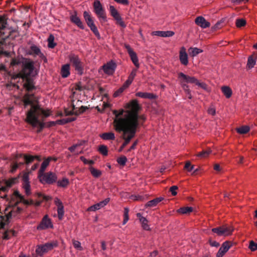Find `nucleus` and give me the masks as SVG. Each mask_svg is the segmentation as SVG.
Returning <instances> with one entry per match:
<instances>
[{"label": "nucleus", "mask_w": 257, "mask_h": 257, "mask_svg": "<svg viewBox=\"0 0 257 257\" xmlns=\"http://www.w3.org/2000/svg\"><path fill=\"white\" fill-rule=\"evenodd\" d=\"M141 108L138 101L134 99L125 103L123 108L113 111L114 128L117 132H122V139L124 141L119 152L129 143L135 137L137 128L146 120L144 114H139Z\"/></svg>", "instance_id": "f257e3e1"}, {"label": "nucleus", "mask_w": 257, "mask_h": 257, "mask_svg": "<svg viewBox=\"0 0 257 257\" xmlns=\"http://www.w3.org/2000/svg\"><path fill=\"white\" fill-rule=\"evenodd\" d=\"M10 66L14 70H17L22 68V71L14 79L25 81L24 87L28 91L32 90L34 88V84L31 77L37 74V72L34 69V63L23 57H17L12 59Z\"/></svg>", "instance_id": "f03ea898"}, {"label": "nucleus", "mask_w": 257, "mask_h": 257, "mask_svg": "<svg viewBox=\"0 0 257 257\" xmlns=\"http://www.w3.org/2000/svg\"><path fill=\"white\" fill-rule=\"evenodd\" d=\"M23 101L25 106L31 105V109L27 114L26 121L34 127L41 126L43 119L51 114L49 110L40 107L37 98L33 94H26Z\"/></svg>", "instance_id": "7ed1b4c3"}, {"label": "nucleus", "mask_w": 257, "mask_h": 257, "mask_svg": "<svg viewBox=\"0 0 257 257\" xmlns=\"http://www.w3.org/2000/svg\"><path fill=\"white\" fill-rule=\"evenodd\" d=\"M178 79L180 81V84L182 88L186 93V94L188 95V98L189 99H191L192 97L190 93L191 91L189 88L188 85H187L186 83H195L196 85L201 88L203 90H206L207 91H210V89H209L206 83L202 82H200L195 77L189 76L187 75H185L182 72H180L178 74Z\"/></svg>", "instance_id": "20e7f679"}, {"label": "nucleus", "mask_w": 257, "mask_h": 257, "mask_svg": "<svg viewBox=\"0 0 257 257\" xmlns=\"http://www.w3.org/2000/svg\"><path fill=\"white\" fill-rule=\"evenodd\" d=\"M7 20L5 17L0 16V54L2 53V45L3 41L10 35V31L7 28Z\"/></svg>", "instance_id": "39448f33"}, {"label": "nucleus", "mask_w": 257, "mask_h": 257, "mask_svg": "<svg viewBox=\"0 0 257 257\" xmlns=\"http://www.w3.org/2000/svg\"><path fill=\"white\" fill-rule=\"evenodd\" d=\"M81 103V101L77 100L76 104H75L73 101L71 105L65 109L66 115L75 114L77 115L83 112L85 110L86 108L82 105H80V103Z\"/></svg>", "instance_id": "423d86ee"}, {"label": "nucleus", "mask_w": 257, "mask_h": 257, "mask_svg": "<svg viewBox=\"0 0 257 257\" xmlns=\"http://www.w3.org/2000/svg\"><path fill=\"white\" fill-rule=\"evenodd\" d=\"M94 11L101 23L107 21V18L104 9L98 0H95L93 3Z\"/></svg>", "instance_id": "0eeeda50"}, {"label": "nucleus", "mask_w": 257, "mask_h": 257, "mask_svg": "<svg viewBox=\"0 0 257 257\" xmlns=\"http://www.w3.org/2000/svg\"><path fill=\"white\" fill-rule=\"evenodd\" d=\"M234 230V227L230 225H224L212 229V232L217 234L218 236H229L232 234Z\"/></svg>", "instance_id": "6e6552de"}, {"label": "nucleus", "mask_w": 257, "mask_h": 257, "mask_svg": "<svg viewBox=\"0 0 257 257\" xmlns=\"http://www.w3.org/2000/svg\"><path fill=\"white\" fill-rule=\"evenodd\" d=\"M38 177L41 183L49 184L55 182L57 179L56 175L52 172L39 173Z\"/></svg>", "instance_id": "1a4fd4ad"}, {"label": "nucleus", "mask_w": 257, "mask_h": 257, "mask_svg": "<svg viewBox=\"0 0 257 257\" xmlns=\"http://www.w3.org/2000/svg\"><path fill=\"white\" fill-rule=\"evenodd\" d=\"M83 17L87 23V25L90 28V30L93 32L94 35L98 38H100V36L99 33L97 30V27L95 26L93 20L89 13L85 11L83 13Z\"/></svg>", "instance_id": "9d476101"}, {"label": "nucleus", "mask_w": 257, "mask_h": 257, "mask_svg": "<svg viewBox=\"0 0 257 257\" xmlns=\"http://www.w3.org/2000/svg\"><path fill=\"white\" fill-rule=\"evenodd\" d=\"M54 227L52 219L46 214L42 218L41 221L37 226L38 230H43L48 229H52Z\"/></svg>", "instance_id": "9b49d317"}, {"label": "nucleus", "mask_w": 257, "mask_h": 257, "mask_svg": "<svg viewBox=\"0 0 257 257\" xmlns=\"http://www.w3.org/2000/svg\"><path fill=\"white\" fill-rule=\"evenodd\" d=\"M56 246H57V243L55 242H49L42 245H39L36 249V252L38 255L42 256L44 253L51 250Z\"/></svg>", "instance_id": "f8f14e48"}, {"label": "nucleus", "mask_w": 257, "mask_h": 257, "mask_svg": "<svg viewBox=\"0 0 257 257\" xmlns=\"http://www.w3.org/2000/svg\"><path fill=\"white\" fill-rule=\"evenodd\" d=\"M69 59L75 70L81 73L83 70L82 64L79 57L74 54H71L69 56Z\"/></svg>", "instance_id": "ddd939ff"}, {"label": "nucleus", "mask_w": 257, "mask_h": 257, "mask_svg": "<svg viewBox=\"0 0 257 257\" xmlns=\"http://www.w3.org/2000/svg\"><path fill=\"white\" fill-rule=\"evenodd\" d=\"M54 202L57 208L58 217L59 220H61L63 218L65 213L63 202L58 197L55 198Z\"/></svg>", "instance_id": "4468645a"}, {"label": "nucleus", "mask_w": 257, "mask_h": 257, "mask_svg": "<svg viewBox=\"0 0 257 257\" xmlns=\"http://www.w3.org/2000/svg\"><path fill=\"white\" fill-rule=\"evenodd\" d=\"M116 67V63L113 61H110L102 66V70L106 74L111 75L114 73Z\"/></svg>", "instance_id": "2eb2a0df"}, {"label": "nucleus", "mask_w": 257, "mask_h": 257, "mask_svg": "<svg viewBox=\"0 0 257 257\" xmlns=\"http://www.w3.org/2000/svg\"><path fill=\"white\" fill-rule=\"evenodd\" d=\"M125 48L127 50V53L132 62L137 68H139L140 67V63L139 62V59L136 53L128 45H125Z\"/></svg>", "instance_id": "dca6fc26"}, {"label": "nucleus", "mask_w": 257, "mask_h": 257, "mask_svg": "<svg viewBox=\"0 0 257 257\" xmlns=\"http://www.w3.org/2000/svg\"><path fill=\"white\" fill-rule=\"evenodd\" d=\"M232 245V243L230 241L224 242L221 246L220 247L218 251L216 254V257H222L225 253L229 249Z\"/></svg>", "instance_id": "f3484780"}, {"label": "nucleus", "mask_w": 257, "mask_h": 257, "mask_svg": "<svg viewBox=\"0 0 257 257\" xmlns=\"http://www.w3.org/2000/svg\"><path fill=\"white\" fill-rule=\"evenodd\" d=\"M110 199L109 198H107L105 199L104 200L99 202V203H96L93 205L91 206L88 207L87 209L88 211H95L96 210H98L101 208H103L105 205H106L109 202Z\"/></svg>", "instance_id": "a211bd4d"}, {"label": "nucleus", "mask_w": 257, "mask_h": 257, "mask_svg": "<svg viewBox=\"0 0 257 257\" xmlns=\"http://www.w3.org/2000/svg\"><path fill=\"white\" fill-rule=\"evenodd\" d=\"M179 60L180 63L185 66L188 64V55L184 47H181L179 51Z\"/></svg>", "instance_id": "6ab92c4d"}, {"label": "nucleus", "mask_w": 257, "mask_h": 257, "mask_svg": "<svg viewBox=\"0 0 257 257\" xmlns=\"http://www.w3.org/2000/svg\"><path fill=\"white\" fill-rule=\"evenodd\" d=\"M195 23L202 28H206L210 27V23L201 16L198 17L195 19Z\"/></svg>", "instance_id": "aec40b11"}, {"label": "nucleus", "mask_w": 257, "mask_h": 257, "mask_svg": "<svg viewBox=\"0 0 257 257\" xmlns=\"http://www.w3.org/2000/svg\"><path fill=\"white\" fill-rule=\"evenodd\" d=\"M23 186L25 190V193L27 195H29L31 194V188L30 182H29L28 175L26 174L23 176Z\"/></svg>", "instance_id": "412c9836"}, {"label": "nucleus", "mask_w": 257, "mask_h": 257, "mask_svg": "<svg viewBox=\"0 0 257 257\" xmlns=\"http://www.w3.org/2000/svg\"><path fill=\"white\" fill-rule=\"evenodd\" d=\"M137 216L139 219L142 228L146 230H150L151 228L150 227V225L148 223V220L145 217L142 216V215L140 213H137Z\"/></svg>", "instance_id": "4be33fe9"}, {"label": "nucleus", "mask_w": 257, "mask_h": 257, "mask_svg": "<svg viewBox=\"0 0 257 257\" xmlns=\"http://www.w3.org/2000/svg\"><path fill=\"white\" fill-rule=\"evenodd\" d=\"M257 60V56L255 55H251L247 59L246 69L250 70L254 67Z\"/></svg>", "instance_id": "5701e85b"}, {"label": "nucleus", "mask_w": 257, "mask_h": 257, "mask_svg": "<svg viewBox=\"0 0 257 257\" xmlns=\"http://www.w3.org/2000/svg\"><path fill=\"white\" fill-rule=\"evenodd\" d=\"M70 65L68 64H66L63 65L61 69V75L63 78H67L68 77L70 74Z\"/></svg>", "instance_id": "b1692460"}, {"label": "nucleus", "mask_w": 257, "mask_h": 257, "mask_svg": "<svg viewBox=\"0 0 257 257\" xmlns=\"http://www.w3.org/2000/svg\"><path fill=\"white\" fill-rule=\"evenodd\" d=\"M70 20L72 23L77 25L81 29H84V27L80 18L76 15H72L70 17Z\"/></svg>", "instance_id": "393cba45"}, {"label": "nucleus", "mask_w": 257, "mask_h": 257, "mask_svg": "<svg viewBox=\"0 0 257 257\" xmlns=\"http://www.w3.org/2000/svg\"><path fill=\"white\" fill-rule=\"evenodd\" d=\"M57 159L55 158L52 157H48L47 159H45L42 163L41 168L39 170V173H43L46 169V168L47 167V166L49 165V163L51 161L53 160L54 161H56Z\"/></svg>", "instance_id": "a878e982"}, {"label": "nucleus", "mask_w": 257, "mask_h": 257, "mask_svg": "<svg viewBox=\"0 0 257 257\" xmlns=\"http://www.w3.org/2000/svg\"><path fill=\"white\" fill-rule=\"evenodd\" d=\"M89 170L91 175L95 178L100 177L102 175V171L101 170L95 168L92 166H90L89 167Z\"/></svg>", "instance_id": "bb28decb"}, {"label": "nucleus", "mask_w": 257, "mask_h": 257, "mask_svg": "<svg viewBox=\"0 0 257 257\" xmlns=\"http://www.w3.org/2000/svg\"><path fill=\"white\" fill-rule=\"evenodd\" d=\"M20 156L23 157V160L27 164L31 163L35 159L39 160V157L37 156L24 155L22 156V155H21Z\"/></svg>", "instance_id": "cd10ccee"}, {"label": "nucleus", "mask_w": 257, "mask_h": 257, "mask_svg": "<svg viewBox=\"0 0 257 257\" xmlns=\"http://www.w3.org/2000/svg\"><path fill=\"white\" fill-rule=\"evenodd\" d=\"M136 95L138 97H140L144 98L154 99L155 98L156 96L151 93L138 92L136 94Z\"/></svg>", "instance_id": "c85d7f7f"}, {"label": "nucleus", "mask_w": 257, "mask_h": 257, "mask_svg": "<svg viewBox=\"0 0 257 257\" xmlns=\"http://www.w3.org/2000/svg\"><path fill=\"white\" fill-rule=\"evenodd\" d=\"M221 89L222 93L227 98H229L231 96L232 94V91L231 89L229 86H223L221 87Z\"/></svg>", "instance_id": "c756f323"}, {"label": "nucleus", "mask_w": 257, "mask_h": 257, "mask_svg": "<svg viewBox=\"0 0 257 257\" xmlns=\"http://www.w3.org/2000/svg\"><path fill=\"white\" fill-rule=\"evenodd\" d=\"M99 136L104 140H113L115 139L114 134L112 132L103 133Z\"/></svg>", "instance_id": "7c9ffc66"}, {"label": "nucleus", "mask_w": 257, "mask_h": 257, "mask_svg": "<svg viewBox=\"0 0 257 257\" xmlns=\"http://www.w3.org/2000/svg\"><path fill=\"white\" fill-rule=\"evenodd\" d=\"M29 53L31 55L37 56H41L42 55L39 48L34 45L31 46Z\"/></svg>", "instance_id": "2f4dec72"}, {"label": "nucleus", "mask_w": 257, "mask_h": 257, "mask_svg": "<svg viewBox=\"0 0 257 257\" xmlns=\"http://www.w3.org/2000/svg\"><path fill=\"white\" fill-rule=\"evenodd\" d=\"M188 51L189 55L191 57H194L197 56L198 54L202 53L203 52V50L201 49L196 47H190Z\"/></svg>", "instance_id": "473e14b6"}, {"label": "nucleus", "mask_w": 257, "mask_h": 257, "mask_svg": "<svg viewBox=\"0 0 257 257\" xmlns=\"http://www.w3.org/2000/svg\"><path fill=\"white\" fill-rule=\"evenodd\" d=\"M81 144H76L69 148V150L72 153H74L75 155H78L82 153V149L80 148Z\"/></svg>", "instance_id": "72a5a7b5"}, {"label": "nucleus", "mask_w": 257, "mask_h": 257, "mask_svg": "<svg viewBox=\"0 0 257 257\" xmlns=\"http://www.w3.org/2000/svg\"><path fill=\"white\" fill-rule=\"evenodd\" d=\"M163 199L162 197L157 198L148 202L146 205L150 207L156 206Z\"/></svg>", "instance_id": "f704fd0d"}, {"label": "nucleus", "mask_w": 257, "mask_h": 257, "mask_svg": "<svg viewBox=\"0 0 257 257\" xmlns=\"http://www.w3.org/2000/svg\"><path fill=\"white\" fill-rule=\"evenodd\" d=\"M9 216H3L0 214V229L4 228L6 224L8 223Z\"/></svg>", "instance_id": "c9c22d12"}, {"label": "nucleus", "mask_w": 257, "mask_h": 257, "mask_svg": "<svg viewBox=\"0 0 257 257\" xmlns=\"http://www.w3.org/2000/svg\"><path fill=\"white\" fill-rule=\"evenodd\" d=\"M212 151L210 149H208L206 150H203L201 152L199 153L197 156L200 158H205L209 156V155L211 153Z\"/></svg>", "instance_id": "e433bc0d"}, {"label": "nucleus", "mask_w": 257, "mask_h": 257, "mask_svg": "<svg viewBox=\"0 0 257 257\" xmlns=\"http://www.w3.org/2000/svg\"><path fill=\"white\" fill-rule=\"evenodd\" d=\"M250 130V128L247 125H243L236 129V131L240 134H245L247 133Z\"/></svg>", "instance_id": "4c0bfd02"}, {"label": "nucleus", "mask_w": 257, "mask_h": 257, "mask_svg": "<svg viewBox=\"0 0 257 257\" xmlns=\"http://www.w3.org/2000/svg\"><path fill=\"white\" fill-rule=\"evenodd\" d=\"M75 117H68L66 118H63L60 120H58L56 121V123L60 124H65L66 123H68L69 122L72 121L75 119Z\"/></svg>", "instance_id": "58836bf2"}, {"label": "nucleus", "mask_w": 257, "mask_h": 257, "mask_svg": "<svg viewBox=\"0 0 257 257\" xmlns=\"http://www.w3.org/2000/svg\"><path fill=\"white\" fill-rule=\"evenodd\" d=\"M193 211V208L191 207H182L178 209V212L181 214H187Z\"/></svg>", "instance_id": "ea45409f"}, {"label": "nucleus", "mask_w": 257, "mask_h": 257, "mask_svg": "<svg viewBox=\"0 0 257 257\" xmlns=\"http://www.w3.org/2000/svg\"><path fill=\"white\" fill-rule=\"evenodd\" d=\"M69 184V180L66 178H63L61 180H59L57 182V185L59 187H65Z\"/></svg>", "instance_id": "a19ab883"}, {"label": "nucleus", "mask_w": 257, "mask_h": 257, "mask_svg": "<svg viewBox=\"0 0 257 257\" xmlns=\"http://www.w3.org/2000/svg\"><path fill=\"white\" fill-rule=\"evenodd\" d=\"M54 37L52 35H50L48 39V47L50 48H53L56 46V44L54 43Z\"/></svg>", "instance_id": "79ce46f5"}, {"label": "nucleus", "mask_w": 257, "mask_h": 257, "mask_svg": "<svg viewBox=\"0 0 257 257\" xmlns=\"http://www.w3.org/2000/svg\"><path fill=\"white\" fill-rule=\"evenodd\" d=\"M128 212H129L128 208H126V207L124 208V213H123V220L122 222V224L123 225L126 224L129 219Z\"/></svg>", "instance_id": "37998d69"}, {"label": "nucleus", "mask_w": 257, "mask_h": 257, "mask_svg": "<svg viewBox=\"0 0 257 257\" xmlns=\"http://www.w3.org/2000/svg\"><path fill=\"white\" fill-rule=\"evenodd\" d=\"M98 151L100 152V153H101L103 155H104V156L107 155L108 149L106 146L100 145L98 148Z\"/></svg>", "instance_id": "c03bdc74"}, {"label": "nucleus", "mask_w": 257, "mask_h": 257, "mask_svg": "<svg viewBox=\"0 0 257 257\" xmlns=\"http://www.w3.org/2000/svg\"><path fill=\"white\" fill-rule=\"evenodd\" d=\"M235 24L237 28H240L245 25L246 21L243 19H238L236 20Z\"/></svg>", "instance_id": "a18cd8bd"}, {"label": "nucleus", "mask_w": 257, "mask_h": 257, "mask_svg": "<svg viewBox=\"0 0 257 257\" xmlns=\"http://www.w3.org/2000/svg\"><path fill=\"white\" fill-rule=\"evenodd\" d=\"M24 164V162H18L16 161L13 163L12 166L11 171L12 172H15L21 165Z\"/></svg>", "instance_id": "49530a36"}, {"label": "nucleus", "mask_w": 257, "mask_h": 257, "mask_svg": "<svg viewBox=\"0 0 257 257\" xmlns=\"http://www.w3.org/2000/svg\"><path fill=\"white\" fill-rule=\"evenodd\" d=\"M109 11L110 15L112 17L116 16V15L119 14L116 9L113 6H109Z\"/></svg>", "instance_id": "de8ad7c7"}, {"label": "nucleus", "mask_w": 257, "mask_h": 257, "mask_svg": "<svg viewBox=\"0 0 257 257\" xmlns=\"http://www.w3.org/2000/svg\"><path fill=\"white\" fill-rule=\"evenodd\" d=\"M72 243H73L74 247L76 249H77L79 250H82L83 249V248L81 245V243L79 241L76 240H73Z\"/></svg>", "instance_id": "09e8293b"}, {"label": "nucleus", "mask_w": 257, "mask_h": 257, "mask_svg": "<svg viewBox=\"0 0 257 257\" xmlns=\"http://www.w3.org/2000/svg\"><path fill=\"white\" fill-rule=\"evenodd\" d=\"M127 161V159L125 156H121L117 159V162L120 165L124 166Z\"/></svg>", "instance_id": "8fccbe9b"}, {"label": "nucleus", "mask_w": 257, "mask_h": 257, "mask_svg": "<svg viewBox=\"0 0 257 257\" xmlns=\"http://www.w3.org/2000/svg\"><path fill=\"white\" fill-rule=\"evenodd\" d=\"M138 69V68H137V67H136V68L133 69L128 77V78L130 79V80H132L133 81L134 78L136 76Z\"/></svg>", "instance_id": "3c124183"}, {"label": "nucleus", "mask_w": 257, "mask_h": 257, "mask_svg": "<svg viewBox=\"0 0 257 257\" xmlns=\"http://www.w3.org/2000/svg\"><path fill=\"white\" fill-rule=\"evenodd\" d=\"M184 168L186 169L188 172H191L194 170V166L193 165H191L190 162H187L185 164Z\"/></svg>", "instance_id": "603ef678"}, {"label": "nucleus", "mask_w": 257, "mask_h": 257, "mask_svg": "<svg viewBox=\"0 0 257 257\" xmlns=\"http://www.w3.org/2000/svg\"><path fill=\"white\" fill-rule=\"evenodd\" d=\"M151 35L153 36H157L164 37V31H156L152 32Z\"/></svg>", "instance_id": "864d4df0"}, {"label": "nucleus", "mask_w": 257, "mask_h": 257, "mask_svg": "<svg viewBox=\"0 0 257 257\" xmlns=\"http://www.w3.org/2000/svg\"><path fill=\"white\" fill-rule=\"evenodd\" d=\"M249 248L251 251H255L257 249V243L253 241H251L249 243Z\"/></svg>", "instance_id": "5fc2aeb1"}, {"label": "nucleus", "mask_w": 257, "mask_h": 257, "mask_svg": "<svg viewBox=\"0 0 257 257\" xmlns=\"http://www.w3.org/2000/svg\"><path fill=\"white\" fill-rule=\"evenodd\" d=\"M125 89L123 88L122 86L120 87L117 90H116L113 94V96L114 97L118 96L120 94H121Z\"/></svg>", "instance_id": "6e6d98bb"}, {"label": "nucleus", "mask_w": 257, "mask_h": 257, "mask_svg": "<svg viewBox=\"0 0 257 257\" xmlns=\"http://www.w3.org/2000/svg\"><path fill=\"white\" fill-rule=\"evenodd\" d=\"M38 197H42L43 200L49 201L51 199V197L50 196L45 195L41 193H38Z\"/></svg>", "instance_id": "4d7b16f0"}, {"label": "nucleus", "mask_w": 257, "mask_h": 257, "mask_svg": "<svg viewBox=\"0 0 257 257\" xmlns=\"http://www.w3.org/2000/svg\"><path fill=\"white\" fill-rule=\"evenodd\" d=\"M207 112L208 114L214 115L216 113V110L215 107L213 106L209 107L207 110Z\"/></svg>", "instance_id": "13d9d810"}, {"label": "nucleus", "mask_w": 257, "mask_h": 257, "mask_svg": "<svg viewBox=\"0 0 257 257\" xmlns=\"http://www.w3.org/2000/svg\"><path fill=\"white\" fill-rule=\"evenodd\" d=\"M132 82H133L132 80L127 78V79L125 81V82L122 85V86L125 89H126L127 88H128L129 87V86L132 84Z\"/></svg>", "instance_id": "bf43d9fd"}, {"label": "nucleus", "mask_w": 257, "mask_h": 257, "mask_svg": "<svg viewBox=\"0 0 257 257\" xmlns=\"http://www.w3.org/2000/svg\"><path fill=\"white\" fill-rule=\"evenodd\" d=\"M178 187L176 186H172L170 189V192H171L172 195L175 196L177 194L176 190H177Z\"/></svg>", "instance_id": "052dcab7"}, {"label": "nucleus", "mask_w": 257, "mask_h": 257, "mask_svg": "<svg viewBox=\"0 0 257 257\" xmlns=\"http://www.w3.org/2000/svg\"><path fill=\"white\" fill-rule=\"evenodd\" d=\"M174 34V32L171 31H164V37H172Z\"/></svg>", "instance_id": "680f3d73"}, {"label": "nucleus", "mask_w": 257, "mask_h": 257, "mask_svg": "<svg viewBox=\"0 0 257 257\" xmlns=\"http://www.w3.org/2000/svg\"><path fill=\"white\" fill-rule=\"evenodd\" d=\"M248 1V0H231V2L235 4H240L241 3H245Z\"/></svg>", "instance_id": "e2e57ef3"}, {"label": "nucleus", "mask_w": 257, "mask_h": 257, "mask_svg": "<svg viewBox=\"0 0 257 257\" xmlns=\"http://www.w3.org/2000/svg\"><path fill=\"white\" fill-rule=\"evenodd\" d=\"M117 3L121 4L124 5H128V1L127 0H114Z\"/></svg>", "instance_id": "0e129e2a"}, {"label": "nucleus", "mask_w": 257, "mask_h": 257, "mask_svg": "<svg viewBox=\"0 0 257 257\" xmlns=\"http://www.w3.org/2000/svg\"><path fill=\"white\" fill-rule=\"evenodd\" d=\"M116 24L119 25L122 28H125L126 27V25L124 22L122 21V18L116 22Z\"/></svg>", "instance_id": "69168bd1"}, {"label": "nucleus", "mask_w": 257, "mask_h": 257, "mask_svg": "<svg viewBox=\"0 0 257 257\" xmlns=\"http://www.w3.org/2000/svg\"><path fill=\"white\" fill-rule=\"evenodd\" d=\"M132 199L134 200H144V198L142 196H140V195H138V196H132Z\"/></svg>", "instance_id": "338daca9"}, {"label": "nucleus", "mask_w": 257, "mask_h": 257, "mask_svg": "<svg viewBox=\"0 0 257 257\" xmlns=\"http://www.w3.org/2000/svg\"><path fill=\"white\" fill-rule=\"evenodd\" d=\"M214 169L217 172H220L221 170L220 165L218 164H216L214 165Z\"/></svg>", "instance_id": "774afa93"}]
</instances>
